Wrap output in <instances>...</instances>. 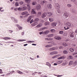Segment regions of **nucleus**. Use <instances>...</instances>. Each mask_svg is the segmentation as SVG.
<instances>
[{
    "instance_id": "nucleus-1",
    "label": "nucleus",
    "mask_w": 77,
    "mask_h": 77,
    "mask_svg": "<svg viewBox=\"0 0 77 77\" xmlns=\"http://www.w3.org/2000/svg\"><path fill=\"white\" fill-rule=\"evenodd\" d=\"M69 15V14H68V13L65 12L63 14V18H66L68 17Z\"/></svg>"
},
{
    "instance_id": "nucleus-2",
    "label": "nucleus",
    "mask_w": 77,
    "mask_h": 77,
    "mask_svg": "<svg viewBox=\"0 0 77 77\" xmlns=\"http://www.w3.org/2000/svg\"><path fill=\"white\" fill-rule=\"evenodd\" d=\"M41 8V6L40 5H37L36 6V9L37 10H39Z\"/></svg>"
},
{
    "instance_id": "nucleus-3",
    "label": "nucleus",
    "mask_w": 77,
    "mask_h": 77,
    "mask_svg": "<svg viewBox=\"0 0 77 77\" xmlns=\"http://www.w3.org/2000/svg\"><path fill=\"white\" fill-rule=\"evenodd\" d=\"M11 18L12 20H13V19L14 20V22L15 23H18V20H17L16 18H14V17H11Z\"/></svg>"
},
{
    "instance_id": "nucleus-4",
    "label": "nucleus",
    "mask_w": 77,
    "mask_h": 77,
    "mask_svg": "<svg viewBox=\"0 0 77 77\" xmlns=\"http://www.w3.org/2000/svg\"><path fill=\"white\" fill-rule=\"evenodd\" d=\"M65 25L66 27H70L71 26V24L69 22L66 23Z\"/></svg>"
},
{
    "instance_id": "nucleus-5",
    "label": "nucleus",
    "mask_w": 77,
    "mask_h": 77,
    "mask_svg": "<svg viewBox=\"0 0 77 77\" xmlns=\"http://www.w3.org/2000/svg\"><path fill=\"white\" fill-rule=\"evenodd\" d=\"M74 33L73 32H70L69 33V36L71 38H74Z\"/></svg>"
},
{
    "instance_id": "nucleus-6",
    "label": "nucleus",
    "mask_w": 77,
    "mask_h": 77,
    "mask_svg": "<svg viewBox=\"0 0 77 77\" xmlns=\"http://www.w3.org/2000/svg\"><path fill=\"white\" fill-rule=\"evenodd\" d=\"M57 52L56 51H54L51 52L50 53V54L51 55H54V54H57Z\"/></svg>"
},
{
    "instance_id": "nucleus-7",
    "label": "nucleus",
    "mask_w": 77,
    "mask_h": 77,
    "mask_svg": "<svg viewBox=\"0 0 77 77\" xmlns=\"http://www.w3.org/2000/svg\"><path fill=\"white\" fill-rule=\"evenodd\" d=\"M54 38L57 40H61V39H62V38H61V37H60L56 36H55Z\"/></svg>"
},
{
    "instance_id": "nucleus-8",
    "label": "nucleus",
    "mask_w": 77,
    "mask_h": 77,
    "mask_svg": "<svg viewBox=\"0 0 77 77\" xmlns=\"http://www.w3.org/2000/svg\"><path fill=\"white\" fill-rule=\"evenodd\" d=\"M16 26L19 30H22L23 29V27L20 26V25L18 24H17Z\"/></svg>"
},
{
    "instance_id": "nucleus-9",
    "label": "nucleus",
    "mask_w": 77,
    "mask_h": 77,
    "mask_svg": "<svg viewBox=\"0 0 77 77\" xmlns=\"http://www.w3.org/2000/svg\"><path fill=\"white\" fill-rule=\"evenodd\" d=\"M46 15H47V13H44L42 14V17L43 18H45V17H46Z\"/></svg>"
},
{
    "instance_id": "nucleus-10",
    "label": "nucleus",
    "mask_w": 77,
    "mask_h": 77,
    "mask_svg": "<svg viewBox=\"0 0 77 77\" xmlns=\"http://www.w3.org/2000/svg\"><path fill=\"white\" fill-rule=\"evenodd\" d=\"M46 15L48 16V17H50L52 15V13L51 12H48L46 13Z\"/></svg>"
},
{
    "instance_id": "nucleus-11",
    "label": "nucleus",
    "mask_w": 77,
    "mask_h": 77,
    "mask_svg": "<svg viewBox=\"0 0 77 77\" xmlns=\"http://www.w3.org/2000/svg\"><path fill=\"white\" fill-rule=\"evenodd\" d=\"M47 7L49 9H51L52 8V5L51 4H48L47 5Z\"/></svg>"
},
{
    "instance_id": "nucleus-12",
    "label": "nucleus",
    "mask_w": 77,
    "mask_h": 77,
    "mask_svg": "<svg viewBox=\"0 0 77 77\" xmlns=\"http://www.w3.org/2000/svg\"><path fill=\"white\" fill-rule=\"evenodd\" d=\"M31 14H36V12L35 11V9H32Z\"/></svg>"
},
{
    "instance_id": "nucleus-13",
    "label": "nucleus",
    "mask_w": 77,
    "mask_h": 77,
    "mask_svg": "<svg viewBox=\"0 0 77 77\" xmlns=\"http://www.w3.org/2000/svg\"><path fill=\"white\" fill-rule=\"evenodd\" d=\"M57 50V49L56 48L54 47L51 48L50 49V50H51V51H53L54 50Z\"/></svg>"
},
{
    "instance_id": "nucleus-14",
    "label": "nucleus",
    "mask_w": 77,
    "mask_h": 77,
    "mask_svg": "<svg viewBox=\"0 0 77 77\" xmlns=\"http://www.w3.org/2000/svg\"><path fill=\"white\" fill-rule=\"evenodd\" d=\"M65 58V57L64 56H61L58 58L57 59L60 60V59H64Z\"/></svg>"
},
{
    "instance_id": "nucleus-15",
    "label": "nucleus",
    "mask_w": 77,
    "mask_h": 77,
    "mask_svg": "<svg viewBox=\"0 0 77 77\" xmlns=\"http://www.w3.org/2000/svg\"><path fill=\"white\" fill-rule=\"evenodd\" d=\"M53 46V44H50V45H47L45 46V47L46 48H48V47H52Z\"/></svg>"
},
{
    "instance_id": "nucleus-16",
    "label": "nucleus",
    "mask_w": 77,
    "mask_h": 77,
    "mask_svg": "<svg viewBox=\"0 0 77 77\" xmlns=\"http://www.w3.org/2000/svg\"><path fill=\"white\" fill-rule=\"evenodd\" d=\"M27 8H28V11H29V12H30V9H31V8H30V5H27Z\"/></svg>"
},
{
    "instance_id": "nucleus-17",
    "label": "nucleus",
    "mask_w": 77,
    "mask_h": 77,
    "mask_svg": "<svg viewBox=\"0 0 77 77\" xmlns=\"http://www.w3.org/2000/svg\"><path fill=\"white\" fill-rule=\"evenodd\" d=\"M54 36V34H51L47 35V37H48L51 38L53 37Z\"/></svg>"
},
{
    "instance_id": "nucleus-18",
    "label": "nucleus",
    "mask_w": 77,
    "mask_h": 77,
    "mask_svg": "<svg viewBox=\"0 0 77 77\" xmlns=\"http://www.w3.org/2000/svg\"><path fill=\"white\" fill-rule=\"evenodd\" d=\"M42 26V24L40 23L38 25H37L36 27L38 28H39V27H41Z\"/></svg>"
},
{
    "instance_id": "nucleus-19",
    "label": "nucleus",
    "mask_w": 77,
    "mask_h": 77,
    "mask_svg": "<svg viewBox=\"0 0 77 77\" xmlns=\"http://www.w3.org/2000/svg\"><path fill=\"white\" fill-rule=\"evenodd\" d=\"M28 14L27 11H25L22 12L21 13L22 15H26V14Z\"/></svg>"
},
{
    "instance_id": "nucleus-20",
    "label": "nucleus",
    "mask_w": 77,
    "mask_h": 77,
    "mask_svg": "<svg viewBox=\"0 0 77 77\" xmlns=\"http://www.w3.org/2000/svg\"><path fill=\"white\" fill-rule=\"evenodd\" d=\"M56 24H57V23L56 22H54L51 24L52 26H53V27H54V26H56Z\"/></svg>"
},
{
    "instance_id": "nucleus-21",
    "label": "nucleus",
    "mask_w": 77,
    "mask_h": 77,
    "mask_svg": "<svg viewBox=\"0 0 77 77\" xmlns=\"http://www.w3.org/2000/svg\"><path fill=\"white\" fill-rule=\"evenodd\" d=\"M59 56H60L58 54L56 55L53 56L52 57V59H56V58H57V57H59Z\"/></svg>"
},
{
    "instance_id": "nucleus-22",
    "label": "nucleus",
    "mask_w": 77,
    "mask_h": 77,
    "mask_svg": "<svg viewBox=\"0 0 77 77\" xmlns=\"http://www.w3.org/2000/svg\"><path fill=\"white\" fill-rule=\"evenodd\" d=\"M11 38L10 37H4L3 38V39H5V40H8V39H11Z\"/></svg>"
},
{
    "instance_id": "nucleus-23",
    "label": "nucleus",
    "mask_w": 77,
    "mask_h": 77,
    "mask_svg": "<svg viewBox=\"0 0 77 77\" xmlns=\"http://www.w3.org/2000/svg\"><path fill=\"white\" fill-rule=\"evenodd\" d=\"M27 9V8L25 6L21 8V9L23 11H24L25 10H26V9Z\"/></svg>"
},
{
    "instance_id": "nucleus-24",
    "label": "nucleus",
    "mask_w": 77,
    "mask_h": 77,
    "mask_svg": "<svg viewBox=\"0 0 77 77\" xmlns=\"http://www.w3.org/2000/svg\"><path fill=\"white\" fill-rule=\"evenodd\" d=\"M46 1H42L41 2V4L42 5H44V3H46Z\"/></svg>"
},
{
    "instance_id": "nucleus-25",
    "label": "nucleus",
    "mask_w": 77,
    "mask_h": 77,
    "mask_svg": "<svg viewBox=\"0 0 77 77\" xmlns=\"http://www.w3.org/2000/svg\"><path fill=\"white\" fill-rule=\"evenodd\" d=\"M31 19H32L31 17L30 16L29 17L27 20V22H28V23H29V21H30V20H31Z\"/></svg>"
},
{
    "instance_id": "nucleus-26",
    "label": "nucleus",
    "mask_w": 77,
    "mask_h": 77,
    "mask_svg": "<svg viewBox=\"0 0 77 77\" xmlns=\"http://www.w3.org/2000/svg\"><path fill=\"white\" fill-rule=\"evenodd\" d=\"M46 65H48V66L50 68H51V64L49 63L48 62H46Z\"/></svg>"
},
{
    "instance_id": "nucleus-27",
    "label": "nucleus",
    "mask_w": 77,
    "mask_h": 77,
    "mask_svg": "<svg viewBox=\"0 0 77 77\" xmlns=\"http://www.w3.org/2000/svg\"><path fill=\"white\" fill-rule=\"evenodd\" d=\"M62 45L63 46H64V47H66L68 45L65 42L63 43Z\"/></svg>"
},
{
    "instance_id": "nucleus-28",
    "label": "nucleus",
    "mask_w": 77,
    "mask_h": 77,
    "mask_svg": "<svg viewBox=\"0 0 77 77\" xmlns=\"http://www.w3.org/2000/svg\"><path fill=\"white\" fill-rule=\"evenodd\" d=\"M70 51L71 52H74V49L72 48H70L69 49Z\"/></svg>"
},
{
    "instance_id": "nucleus-29",
    "label": "nucleus",
    "mask_w": 77,
    "mask_h": 77,
    "mask_svg": "<svg viewBox=\"0 0 77 77\" xmlns=\"http://www.w3.org/2000/svg\"><path fill=\"white\" fill-rule=\"evenodd\" d=\"M73 64V61H71L69 63V65H72Z\"/></svg>"
},
{
    "instance_id": "nucleus-30",
    "label": "nucleus",
    "mask_w": 77,
    "mask_h": 77,
    "mask_svg": "<svg viewBox=\"0 0 77 77\" xmlns=\"http://www.w3.org/2000/svg\"><path fill=\"white\" fill-rule=\"evenodd\" d=\"M26 41V39H24V40L19 39L17 40V41L18 42H22V41Z\"/></svg>"
},
{
    "instance_id": "nucleus-31",
    "label": "nucleus",
    "mask_w": 77,
    "mask_h": 77,
    "mask_svg": "<svg viewBox=\"0 0 77 77\" xmlns=\"http://www.w3.org/2000/svg\"><path fill=\"white\" fill-rule=\"evenodd\" d=\"M17 73H18L19 74H23L22 72H21V71H20L19 70H17Z\"/></svg>"
},
{
    "instance_id": "nucleus-32",
    "label": "nucleus",
    "mask_w": 77,
    "mask_h": 77,
    "mask_svg": "<svg viewBox=\"0 0 77 77\" xmlns=\"http://www.w3.org/2000/svg\"><path fill=\"white\" fill-rule=\"evenodd\" d=\"M50 24V23L48 22H47L45 23V26H48Z\"/></svg>"
},
{
    "instance_id": "nucleus-33",
    "label": "nucleus",
    "mask_w": 77,
    "mask_h": 77,
    "mask_svg": "<svg viewBox=\"0 0 77 77\" xmlns=\"http://www.w3.org/2000/svg\"><path fill=\"white\" fill-rule=\"evenodd\" d=\"M64 32L63 31H60L59 32V34L60 35H62L64 33Z\"/></svg>"
},
{
    "instance_id": "nucleus-34",
    "label": "nucleus",
    "mask_w": 77,
    "mask_h": 77,
    "mask_svg": "<svg viewBox=\"0 0 77 77\" xmlns=\"http://www.w3.org/2000/svg\"><path fill=\"white\" fill-rule=\"evenodd\" d=\"M63 53L65 54H68V52L67 51L64 50L63 51Z\"/></svg>"
},
{
    "instance_id": "nucleus-35",
    "label": "nucleus",
    "mask_w": 77,
    "mask_h": 77,
    "mask_svg": "<svg viewBox=\"0 0 77 77\" xmlns=\"http://www.w3.org/2000/svg\"><path fill=\"white\" fill-rule=\"evenodd\" d=\"M55 5L56 7H57V8H59L60 7V6H59V5L58 3H56Z\"/></svg>"
},
{
    "instance_id": "nucleus-36",
    "label": "nucleus",
    "mask_w": 77,
    "mask_h": 77,
    "mask_svg": "<svg viewBox=\"0 0 77 77\" xmlns=\"http://www.w3.org/2000/svg\"><path fill=\"white\" fill-rule=\"evenodd\" d=\"M33 24L34 26H35V25H36V24H38V22L36 21H34V22L33 23Z\"/></svg>"
},
{
    "instance_id": "nucleus-37",
    "label": "nucleus",
    "mask_w": 77,
    "mask_h": 77,
    "mask_svg": "<svg viewBox=\"0 0 77 77\" xmlns=\"http://www.w3.org/2000/svg\"><path fill=\"white\" fill-rule=\"evenodd\" d=\"M25 2L27 3H30L31 0H25Z\"/></svg>"
},
{
    "instance_id": "nucleus-38",
    "label": "nucleus",
    "mask_w": 77,
    "mask_h": 77,
    "mask_svg": "<svg viewBox=\"0 0 77 77\" xmlns=\"http://www.w3.org/2000/svg\"><path fill=\"white\" fill-rule=\"evenodd\" d=\"M37 3H36L35 2H32V5H33V6H35V5H36Z\"/></svg>"
},
{
    "instance_id": "nucleus-39",
    "label": "nucleus",
    "mask_w": 77,
    "mask_h": 77,
    "mask_svg": "<svg viewBox=\"0 0 77 77\" xmlns=\"http://www.w3.org/2000/svg\"><path fill=\"white\" fill-rule=\"evenodd\" d=\"M50 31L52 33H53V32H55L56 31L53 29H52L50 30Z\"/></svg>"
},
{
    "instance_id": "nucleus-40",
    "label": "nucleus",
    "mask_w": 77,
    "mask_h": 77,
    "mask_svg": "<svg viewBox=\"0 0 77 77\" xmlns=\"http://www.w3.org/2000/svg\"><path fill=\"white\" fill-rule=\"evenodd\" d=\"M39 21V19L38 18H36L35 20L34 21H35L36 22H38Z\"/></svg>"
},
{
    "instance_id": "nucleus-41",
    "label": "nucleus",
    "mask_w": 77,
    "mask_h": 77,
    "mask_svg": "<svg viewBox=\"0 0 77 77\" xmlns=\"http://www.w3.org/2000/svg\"><path fill=\"white\" fill-rule=\"evenodd\" d=\"M23 3H24V2L22 1H21L19 2V5H23Z\"/></svg>"
},
{
    "instance_id": "nucleus-42",
    "label": "nucleus",
    "mask_w": 77,
    "mask_h": 77,
    "mask_svg": "<svg viewBox=\"0 0 77 77\" xmlns=\"http://www.w3.org/2000/svg\"><path fill=\"white\" fill-rule=\"evenodd\" d=\"M68 58L69 59H73V58L71 56V55H69L68 57Z\"/></svg>"
},
{
    "instance_id": "nucleus-43",
    "label": "nucleus",
    "mask_w": 77,
    "mask_h": 77,
    "mask_svg": "<svg viewBox=\"0 0 77 77\" xmlns=\"http://www.w3.org/2000/svg\"><path fill=\"white\" fill-rule=\"evenodd\" d=\"M15 5L16 6H18L19 5V4L18 3V2H17L15 3Z\"/></svg>"
},
{
    "instance_id": "nucleus-44",
    "label": "nucleus",
    "mask_w": 77,
    "mask_h": 77,
    "mask_svg": "<svg viewBox=\"0 0 77 77\" xmlns=\"http://www.w3.org/2000/svg\"><path fill=\"white\" fill-rule=\"evenodd\" d=\"M49 32H50V31L49 30H47L45 32V34H47V33H49Z\"/></svg>"
},
{
    "instance_id": "nucleus-45",
    "label": "nucleus",
    "mask_w": 77,
    "mask_h": 77,
    "mask_svg": "<svg viewBox=\"0 0 77 77\" xmlns=\"http://www.w3.org/2000/svg\"><path fill=\"white\" fill-rule=\"evenodd\" d=\"M57 12L58 14H60L61 13V11L60 9H58L57 10Z\"/></svg>"
},
{
    "instance_id": "nucleus-46",
    "label": "nucleus",
    "mask_w": 77,
    "mask_h": 77,
    "mask_svg": "<svg viewBox=\"0 0 77 77\" xmlns=\"http://www.w3.org/2000/svg\"><path fill=\"white\" fill-rule=\"evenodd\" d=\"M62 62V60H59L57 61V63L59 64L60 63H61Z\"/></svg>"
},
{
    "instance_id": "nucleus-47",
    "label": "nucleus",
    "mask_w": 77,
    "mask_h": 77,
    "mask_svg": "<svg viewBox=\"0 0 77 77\" xmlns=\"http://www.w3.org/2000/svg\"><path fill=\"white\" fill-rule=\"evenodd\" d=\"M29 14H27L25 15V16H24V18L27 17H28V16H29Z\"/></svg>"
},
{
    "instance_id": "nucleus-48",
    "label": "nucleus",
    "mask_w": 77,
    "mask_h": 77,
    "mask_svg": "<svg viewBox=\"0 0 77 77\" xmlns=\"http://www.w3.org/2000/svg\"><path fill=\"white\" fill-rule=\"evenodd\" d=\"M67 6L68 7H69V8H70V7H71V6H72V5H71V4H67Z\"/></svg>"
},
{
    "instance_id": "nucleus-49",
    "label": "nucleus",
    "mask_w": 77,
    "mask_h": 77,
    "mask_svg": "<svg viewBox=\"0 0 77 77\" xmlns=\"http://www.w3.org/2000/svg\"><path fill=\"white\" fill-rule=\"evenodd\" d=\"M74 20L75 21L76 20H77V17L76 16L74 18H73Z\"/></svg>"
},
{
    "instance_id": "nucleus-50",
    "label": "nucleus",
    "mask_w": 77,
    "mask_h": 77,
    "mask_svg": "<svg viewBox=\"0 0 77 77\" xmlns=\"http://www.w3.org/2000/svg\"><path fill=\"white\" fill-rule=\"evenodd\" d=\"M74 64L75 65H77V61H75Z\"/></svg>"
},
{
    "instance_id": "nucleus-51",
    "label": "nucleus",
    "mask_w": 77,
    "mask_h": 77,
    "mask_svg": "<svg viewBox=\"0 0 77 77\" xmlns=\"http://www.w3.org/2000/svg\"><path fill=\"white\" fill-rule=\"evenodd\" d=\"M64 28L65 29V30H68V29H69V27H67V28H66V27L65 26H64Z\"/></svg>"
},
{
    "instance_id": "nucleus-52",
    "label": "nucleus",
    "mask_w": 77,
    "mask_h": 77,
    "mask_svg": "<svg viewBox=\"0 0 77 77\" xmlns=\"http://www.w3.org/2000/svg\"><path fill=\"white\" fill-rule=\"evenodd\" d=\"M18 11H21L22 10V9H21V8H20L19 7L18 8Z\"/></svg>"
},
{
    "instance_id": "nucleus-53",
    "label": "nucleus",
    "mask_w": 77,
    "mask_h": 77,
    "mask_svg": "<svg viewBox=\"0 0 77 77\" xmlns=\"http://www.w3.org/2000/svg\"><path fill=\"white\" fill-rule=\"evenodd\" d=\"M41 12H38V15H41Z\"/></svg>"
},
{
    "instance_id": "nucleus-54",
    "label": "nucleus",
    "mask_w": 77,
    "mask_h": 77,
    "mask_svg": "<svg viewBox=\"0 0 77 77\" xmlns=\"http://www.w3.org/2000/svg\"><path fill=\"white\" fill-rule=\"evenodd\" d=\"M21 35L22 36H24V32H23L21 33Z\"/></svg>"
},
{
    "instance_id": "nucleus-55",
    "label": "nucleus",
    "mask_w": 77,
    "mask_h": 77,
    "mask_svg": "<svg viewBox=\"0 0 77 77\" xmlns=\"http://www.w3.org/2000/svg\"><path fill=\"white\" fill-rule=\"evenodd\" d=\"M53 38H48V41H51V40H53Z\"/></svg>"
},
{
    "instance_id": "nucleus-56",
    "label": "nucleus",
    "mask_w": 77,
    "mask_h": 77,
    "mask_svg": "<svg viewBox=\"0 0 77 77\" xmlns=\"http://www.w3.org/2000/svg\"><path fill=\"white\" fill-rule=\"evenodd\" d=\"M72 46L73 47H75V44H72Z\"/></svg>"
},
{
    "instance_id": "nucleus-57",
    "label": "nucleus",
    "mask_w": 77,
    "mask_h": 77,
    "mask_svg": "<svg viewBox=\"0 0 77 77\" xmlns=\"http://www.w3.org/2000/svg\"><path fill=\"white\" fill-rule=\"evenodd\" d=\"M37 73V72H34V73H33L32 74V75H35V73Z\"/></svg>"
},
{
    "instance_id": "nucleus-58",
    "label": "nucleus",
    "mask_w": 77,
    "mask_h": 77,
    "mask_svg": "<svg viewBox=\"0 0 77 77\" xmlns=\"http://www.w3.org/2000/svg\"><path fill=\"white\" fill-rule=\"evenodd\" d=\"M72 12L73 13H74L75 12V10H74V9H72Z\"/></svg>"
},
{
    "instance_id": "nucleus-59",
    "label": "nucleus",
    "mask_w": 77,
    "mask_h": 77,
    "mask_svg": "<svg viewBox=\"0 0 77 77\" xmlns=\"http://www.w3.org/2000/svg\"><path fill=\"white\" fill-rule=\"evenodd\" d=\"M59 49H63V47H62V46H60L59 47Z\"/></svg>"
},
{
    "instance_id": "nucleus-60",
    "label": "nucleus",
    "mask_w": 77,
    "mask_h": 77,
    "mask_svg": "<svg viewBox=\"0 0 77 77\" xmlns=\"http://www.w3.org/2000/svg\"><path fill=\"white\" fill-rule=\"evenodd\" d=\"M40 35H42L43 33V31L39 33Z\"/></svg>"
},
{
    "instance_id": "nucleus-61",
    "label": "nucleus",
    "mask_w": 77,
    "mask_h": 77,
    "mask_svg": "<svg viewBox=\"0 0 77 77\" xmlns=\"http://www.w3.org/2000/svg\"><path fill=\"white\" fill-rule=\"evenodd\" d=\"M9 33H11L12 32H13V31L12 30H9Z\"/></svg>"
},
{
    "instance_id": "nucleus-62",
    "label": "nucleus",
    "mask_w": 77,
    "mask_h": 77,
    "mask_svg": "<svg viewBox=\"0 0 77 77\" xmlns=\"http://www.w3.org/2000/svg\"><path fill=\"white\" fill-rule=\"evenodd\" d=\"M63 76V75H57V77H62V76Z\"/></svg>"
},
{
    "instance_id": "nucleus-63",
    "label": "nucleus",
    "mask_w": 77,
    "mask_h": 77,
    "mask_svg": "<svg viewBox=\"0 0 77 77\" xmlns=\"http://www.w3.org/2000/svg\"><path fill=\"white\" fill-rule=\"evenodd\" d=\"M27 45H28V44H26L23 45V46H24V47H26V46H27Z\"/></svg>"
},
{
    "instance_id": "nucleus-64",
    "label": "nucleus",
    "mask_w": 77,
    "mask_h": 77,
    "mask_svg": "<svg viewBox=\"0 0 77 77\" xmlns=\"http://www.w3.org/2000/svg\"><path fill=\"white\" fill-rule=\"evenodd\" d=\"M32 45H34L35 46H36V44H32Z\"/></svg>"
}]
</instances>
